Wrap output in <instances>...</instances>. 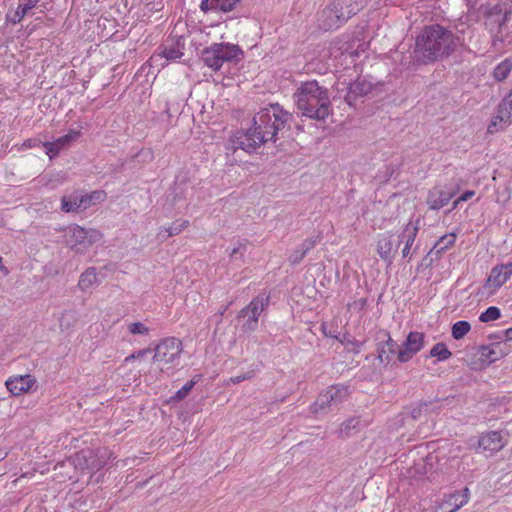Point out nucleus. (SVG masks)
I'll list each match as a JSON object with an SVG mask.
<instances>
[{
  "label": "nucleus",
  "instance_id": "12",
  "mask_svg": "<svg viewBox=\"0 0 512 512\" xmlns=\"http://www.w3.org/2000/svg\"><path fill=\"white\" fill-rule=\"evenodd\" d=\"M80 135V130L72 129L69 130L66 135L59 137L55 141L45 142L43 146L46 149V154L51 159L56 157L62 150L70 147L75 141H77Z\"/></svg>",
  "mask_w": 512,
  "mask_h": 512
},
{
  "label": "nucleus",
  "instance_id": "55",
  "mask_svg": "<svg viewBox=\"0 0 512 512\" xmlns=\"http://www.w3.org/2000/svg\"><path fill=\"white\" fill-rule=\"evenodd\" d=\"M147 371H148V367H146V368H140V369H139V373H141V372L146 373Z\"/></svg>",
  "mask_w": 512,
  "mask_h": 512
},
{
  "label": "nucleus",
  "instance_id": "29",
  "mask_svg": "<svg viewBox=\"0 0 512 512\" xmlns=\"http://www.w3.org/2000/svg\"><path fill=\"white\" fill-rule=\"evenodd\" d=\"M97 273L95 268H88L80 276L78 286L81 290L85 291L90 289L95 283H97Z\"/></svg>",
  "mask_w": 512,
  "mask_h": 512
},
{
  "label": "nucleus",
  "instance_id": "27",
  "mask_svg": "<svg viewBox=\"0 0 512 512\" xmlns=\"http://www.w3.org/2000/svg\"><path fill=\"white\" fill-rule=\"evenodd\" d=\"M512 71V57H507L501 61L493 70L492 77L497 82L505 81Z\"/></svg>",
  "mask_w": 512,
  "mask_h": 512
},
{
  "label": "nucleus",
  "instance_id": "44",
  "mask_svg": "<svg viewBox=\"0 0 512 512\" xmlns=\"http://www.w3.org/2000/svg\"><path fill=\"white\" fill-rule=\"evenodd\" d=\"M254 377V371H248L246 373H243L241 375L233 376L229 379V381L233 384L241 383L244 380H248Z\"/></svg>",
  "mask_w": 512,
  "mask_h": 512
},
{
  "label": "nucleus",
  "instance_id": "49",
  "mask_svg": "<svg viewBox=\"0 0 512 512\" xmlns=\"http://www.w3.org/2000/svg\"><path fill=\"white\" fill-rule=\"evenodd\" d=\"M500 266L504 270V276L510 278L512 275V261L506 264H500Z\"/></svg>",
  "mask_w": 512,
  "mask_h": 512
},
{
  "label": "nucleus",
  "instance_id": "16",
  "mask_svg": "<svg viewBox=\"0 0 512 512\" xmlns=\"http://www.w3.org/2000/svg\"><path fill=\"white\" fill-rule=\"evenodd\" d=\"M400 246V240H397L393 235L383 234L379 237L377 242V252L380 258L388 263H391Z\"/></svg>",
  "mask_w": 512,
  "mask_h": 512
},
{
  "label": "nucleus",
  "instance_id": "36",
  "mask_svg": "<svg viewBox=\"0 0 512 512\" xmlns=\"http://www.w3.org/2000/svg\"><path fill=\"white\" fill-rule=\"evenodd\" d=\"M39 2L40 0H21L15 12L17 20L21 21L28 14L29 10L34 8Z\"/></svg>",
  "mask_w": 512,
  "mask_h": 512
},
{
  "label": "nucleus",
  "instance_id": "54",
  "mask_svg": "<svg viewBox=\"0 0 512 512\" xmlns=\"http://www.w3.org/2000/svg\"><path fill=\"white\" fill-rule=\"evenodd\" d=\"M339 340H340V342H341L342 344H344L345 346H347V341H348V340H351V339H350L349 335H346V334H345V335L343 336V338H341V339H339Z\"/></svg>",
  "mask_w": 512,
  "mask_h": 512
},
{
  "label": "nucleus",
  "instance_id": "53",
  "mask_svg": "<svg viewBox=\"0 0 512 512\" xmlns=\"http://www.w3.org/2000/svg\"><path fill=\"white\" fill-rule=\"evenodd\" d=\"M505 339L507 341H512V327L511 328H508L506 331H505Z\"/></svg>",
  "mask_w": 512,
  "mask_h": 512
},
{
  "label": "nucleus",
  "instance_id": "40",
  "mask_svg": "<svg viewBox=\"0 0 512 512\" xmlns=\"http://www.w3.org/2000/svg\"><path fill=\"white\" fill-rule=\"evenodd\" d=\"M427 403H420L416 407L412 408L410 411V416L413 420L420 419L424 413L427 412Z\"/></svg>",
  "mask_w": 512,
  "mask_h": 512
},
{
  "label": "nucleus",
  "instance_id": "21",
  "mask_svg": "<svg viewBox=\"0 0 512 512\" xmlns=\"http://www.w3.org/2000/svg\"><path fill=\"white\" fill-rule=\"evenodd\" d=\"M319 27L325 31L338 29L343 23V18L335 12L331 4H328L320 13L318 18Z\"/></svg>",
  "mask_w": 512,
  "mask_h": 512
},
{
  "label": "nucleus",
  "instance_id": "52",
  "mask_svg": "<svg viewBox=\"0 0 512 512\" xmlns=\"http://www.w3.org/2000/svg\"><path fill=\"white\" fill-rule=\"evenodd\" d=\"M0 271L5 276H7L10 273L9 269L3 264V259L1 256H0Z\"/></svg>",
  "mask_w": 512,
  "mask_h": 512
},
{
  "label": "nucleus",
  "instance_id": "43",
  "mask_svg": "<svg viewBox=\"0 0 512 512\" xmlns=\"http://www.w3.org/2000/svg\"><path fill=\"white\" fill-rule=\"evenodd\" d=\"M363 342L357 341L355 339L348 340L346 349L349 352H353L354 354H358L361 350V347L363 346Z\"/></svg>",
  "mask_w": 512,
  "mask_h": 512
},
{
  "label": "nucleus",
  "instance_id": "1",
  "mask_svg": "<svg viewBox=\"0 0 512 512\" xmlns=\"http://www.w3.org/2000/svg\"><path fill=\"white\" fill-rule=\"evenodd\" d=\"M293 115L278 103L269 104L253 117V127L233 135L226 146L235 152L242 149L253 153L267 142L276 143L285 131L290 130Z\"/></svg>",
  "mask_w": 512,
  "mask_h": 512
},
{
  "label": "nucleus",
  "instance_id": "31",
  "mask_svg": "<svg viewBox=\"0 0 512 512\" xmlns=\"http://www.w3.org/2000/svg\"><path fill=\"white\" fill-rule=\"evenodd\" d=\"M61 210L65 213L78 212L81 209L80 197L63 196L61 198Z\"/></svg>",
  "mask_w": 512,
  "mask_h": 512
},
{
  "label": "nucleus",
  "instance_id": "3",
  "mask_svg": "<svg viewBox=\"0 0 512 512\" xmlns=\"http://www.w3.org/2000/svg\"><path fill=\"white\" fill-rule=\"evenodd\" d=\"M294 99L302 115L310 119L325 120L331 113L329 91L315 80L301 83Z\"/></svg>",
  "mask_w": 512,
  "mask_h": 512
},
{
  "label": "nucleus",
  "instance_id": "24",
  "mask_svg": "<svg viewBox=\"0 0 512 512\" xmlns=\"http://www.w3.org/2000/svg\"><path fill=\"white\" fill-rule=\"evenodd\" d=\"M241 1L242 0H202L200 9L205 13L208 11H222L227 13L234 10L236 5Z\"/></svg>",
  "mask_w": 512,
  "mask_h": 512
},
{
  "label": "nucleus",
  "instance_id": "14",
  "mask_svg": "<svg viewBox=\"0 0 512 512\" xmlns=\"http://www.w3.org/2000/svg\"><path fill=\"white\" fill-rule=\"evenodd\" d=\"M331 6L345 24L352 16L356 15L365 5L364 0H333Z\"/></svg>",
  "mask_w": 512,
  "mask_h": 512
},
{
  "label": "nucleus",
  "instance_id": "6",
  "mask_svg": "<svg viewBox=\"0 0 512 512\" xmlns=\"http://www.w3.org/2000/svg\"><path fill=\"white\" fill-rule=\"evenodd\" d=\"M350 395L349 385L336 384L320 393L315 402L310 406L313 414L324 413L332 407H336L344 402Z\"/></svg>",
  "mask_w": 512,
  "mask_h": 512
},
{
  "label": "nucleus",
  "instance_id": "46",
  "mask_svg": "<svg viewBox=\"0 0 512 512\" xmlns=\"http://www.w3.org/2000/svg\"><path fill=\"white\" fill-rule=\"evenodd\" d=\"M245 250H246V245L239 243L238 246L233 248L232 251L230 252V258L235 259V258H237L238 254L242 257Z\"/></svg>",
  "mask_w": 512,
  "mask_h": 512
},
{
  "label": "nucleus",
  "instance_id": "22",
  "mask_svg": "<svg viewBox=\"0 0 512 512\" xmlns=\"http://www.w3.org/2000/svg\"><path fill=\"white\" fill-rule=\"evenodd\" d=\"M320 241V237H309L303 240L289 255L288 261L291 265L299 264L309 251H311Z\"/></svg>",
  "mask_w": 512,
  "mask_h": 512
},
{
  "label": "nucleus",
  "instance_id": "32",
  "mask_svg": "<svg viewBox=\"0 0 512 512\" xmlns=\"http://www.w3.org/2000/svg\"><path fill=\"white\" fill-rule=\"evenodd\" d=\"M509 278L504 276V270L500 265H496L491 269L488 282H491L494 288H500Z\"/></svg>",
  "mask_w": 512,
  "mask_h": 512
},
{
  "label": "nucleus",
  "instance_id": "35",
  "mask_svg": "<svg viewBox=\"0 0 512 512\" xmlns=\"http://www.w3.org/2000/svg\"><path fill=\"white\" fill-rule=\"evenodd\" d=\"M471 329L468 321L461 320L453 324L451 333L452 337L456 340L462 339Z\"/></svg>",
  "mask_w": 512,
  "mask_h": 512
},
{
  "label": "nucleus",
  "instance_id": "45",
  "mask_svg": "<svg viewBox=\"0 0 512 512\" xmlns=\"http://www.w3.org/2000/svg\"><path fill=\"white\" fill-rule=\"evenodd\" d=\"M470 491L467 487H465L462 492H459V504H455L456 508L463 507L469 501Z\"/></svg>",
  "mask_w": 512,
  "mask_h": 512
},
{
  "label": "nucleus",
  "instance_id": "7",
  "mask_svg": "<svg viewBox=\"0 0 512 512\" xmlns=\"http://www.w3.org/2000/svg\"><path fill=\"white\" fill-rule=\"evenodd\" d=\"M183 351L182 342L175 337H167L161 340L153 348L152 360L163 370L165 366L175 365Z\"/></svg>",
  "mask_w": 512,
  "mask_h": 512
},
{
  "label": "nucleus",
  "instance_id": "23",
  "mask_svg": "<svg viewBox=\"0 0 512 512\" xmlns=\"http://www.w3.org/2000/svg\"><path fill=\"white\" fill-rule=\"evenodd\" d=\"M418 224H414L409 222L403 229L400 235L397 236V240H400V244L404 243V247L402 249V256L406 258L410 254V249L415 242L416 236L418 234Z\"/></svg>",
  "mask_w": 512,
  "mask_h": 512
},
{
  "label": "nucleus",
  "instance_id": "48",
  "mask_svg": "<svg viewBox=\"0 0 512 512\" xmlns=\"http://www.w3.org/2000/svg\"><path fill=\"white\" fill-rule=\"evenodd\" d=\"M139 157H142L144 161H147V160H152L153 158V155L151 153V151L149 150H140L136 155H135V159L139 158Z\"/></svg>",
  "mask_w": 512,
  "mask_h": 512
},
{
  "label": "nucleus",
  "instance_id": "10",
  "mask_svg": "<svg viewBox=\"0 0 512 512\" xmlns=\"http://www.w3.org/2000/svg\"><path fill=\"white\" fill-rule=\"evenodd\" d=\"M100 238L101 234L97 230H85L80 226H74L70 228L67 242L72 248H75L77 251H81L87 245L92 244Z\"/></svg>",
  "mask_w": 512,
  "mask_h": 512
},
{
  "label": "nucleus",
  "instance_id": "42",
  "mask_svg": "<svg viewBox=\"0 0 512 512\" xmlns=\"http://www.w3.org/2000/svg\"><path fill=\"white\" fill-rule=\"evenodd\" d=\"M481 355L487 358L490 362H494L498 359V355L489 346L481 347Z\"/></svg>",
  "mask_w": 512,
  "mask_h": 512
},
{
  "label": "nucleus",
  "instance_id": "11",
  "mask_svg": "<svg viewBox=\"0 0 512 512\" xmlns=\"http://www.w3.org/2000/svg\"><path fill=\"white\" fill-rule=\"evenodd\" d=\"M73 464L82 472H94L98 471L104 465V461H102L93 450L85 449L75 454Z\"/></svg>",
  "mask_w": 512,
  "mask_h": 512
},
{
  "label": "nucleus",
  "instance_id": "9",
  "mask_svg": "<svg viewBox=\"0 0 512 512\" xmlns=\"http://www.w3.org/2000/svg\"><path fill=\"white\" fill-rule=\"evenodd\" d=\"M425 335L422 332L411 331L406 340L399 346L398 361L406 363L424 347Z\"/></svg>",
  "mask_w": 512,
  "mask_h": 512
},
{
  "label": "nucleus",
  "instance_id": "15",
  "mask_svg": "<svg viewBox=\"0 0 512 512\" xmlns=\"http://www.w3.org/2000/svg\"><path fill=\"white\" fill-rule=\"evenodd\" d=\"M36 384V379L30 374L10 377L5 385L7 389L14 395L20 396L30 392Z\"/></svg>",
  "mask_w": 512,
  "mask_h": 512
},
{
  "label": "nucleus",
  "instance_id": "39",
  "mask_svg": "<svg viewBox=\"0 0 512 512\" xmlns=\"http://www.w3.org/2000/svg\"><path fill=\"white\" fill-rule=\"evenodd\" d=\"M501 317V311L496 306L488 307L484 312L479 316V320L481 322L487 323L490 321L497 320Z\"/></svg>",
  "mask_w": 512,
  "mask_h": 512
},
{
  "label": "nucleus",
  "instance_id": "37",
  "mask_svg": "<svg viewBox=\"0 0 512 512\" xmlns=\"http://www.w3.org/2000/svg\"><path fill=\"white\" fill-rule=\"evenodd\" d=\"M198 380L192 379L185 383L176 393L171 396L169 402H179L186 398L189 392L193 389Z\"/></svg>",
  "mask_w": 512,
  "mask_h": 512
},
{
  "label": "nucleus",
  "instance_id": "4",
  "mask_svg": "<svg viewBox=\"0 0 512 512\" xmlns=\"http://www.w3.org/2000/svg\"><path fill=\"white\" fill-rule=\"evenodd\" d=\"M243 57V50L228 42L213 43L201 52L202 61L213 71H219L225 62L238 63Z\"/></svg>",
  "mask_w": 512,
  "mask_h": 512
},
{
  "label": "nucleus",
  "instance_id": "38",
  "mask_svg": "<svg viewBox=\"0 0 512 512\" xmlns=\"http://www.w3.org/2000/svg\"><path fill=\"white\" fill-rule=\"evenodd\" d=\"M361 426V420L359 417H352L341 424L340 431L346 437L351 435L353 430H359Z\"/></svg>",
  "mask_w": 512,
  "mask_h": 512
},
{
  "label": "nucleus",
  "instance_id": "51",
  "mask_svg": "<svg viewBox=\"0 0 512 512\" xmlns=\"http://www.w3.org/2000/svg\"><path fill=\"white\" fill-rule=\"evenodd\" d=\"M502 12V9L499 5H495L494 7H492L489 11V15L492 16V15H498Z\"/></svg>",
  "mask_w": 512,
  "mask_h": 512
},
{
  "label": "nucleus",
  "instance_id": "18",
  "mask_svg": "<svg viewBox=\"0 0 512 512\" xmlns=\"http://www.w3.org/2000/svg\"><path fill=\"white\" fill-rule=\"evenodd\" d=\"M505 445L506 441L499 431L483 433L478 440V447L492 454L500 451Z\"/></svg>",
  "mask_w": 512,
  "mask_h": 512
},
{
  "label": "nucleus",
  "instance_id": "28",
  "mask_svg": "<svg viewBox=\"0 0 512 512\" xmlns=\"http://www.w3.org/2000/svg\"><path fill=\"white\" fill-rule=\"evenodd\" d=\"M107 195L103 190H96L90 194L80 196L81 209L85 210L92 205L105 201Z\"/></svg>",
  "mask_w": 512,
  "mask_h": 512
},
{
  "label": "nucleus",
  "instance_id": "5",
  "mask_svg": "<svg viewBox=\"0 0 512 512\" xmlns=\"http://www.w3.org/2000/svg\"><path fill=\"white\" fill-rule=\"evenodd\" d=\"M269 305V296H265L264 294H260L253 298L251 302L242 308L237 318L243 319L244 322L241 326V332L243 334H251L256 331L258 328L259 317L262 312Z\"/></svg>",
  "mask_w": 512,
  "mask_h": 512
},
{
  "label": "nucleus",
  "instance_id": "56",
  "mask_svg": "<svg viewBox=\"0 0 512 512\" xmlns=\"http://www.w3.org/2000/svg\"><path fill=\"white\" fill-rule=\"evenodd\" d=\"M140 482H137V484L135 485L136 488L140 487Z\"/></svg>",
  "mask_w": 512,
  "mask_h": 512
},
{
  "label": "nucleus",
  "instance_id": "30",
  "mask_svg": "<svg viewBox=\"0 0 512 512\" xmlns=\"http://www.w3.org/2000/svg\"><path fill=\"white\" fill-rule=\"evenodd\" d=\"M452 356L451 351L443 342L436 343L430 350L427 357H435L438 361H445Z\"/></svg>",
  "mask_w": 512,
  "mask_h": 512
},
{
  "label": "nucleus",
  "instance_id": "26",
  "mask_svg": "<svg viewBox=\"0 0 512 512\" xmlns=\"http://www.w3.org/2000/svg\"><path fill=\"white\" fill-rule=\"evenodd\" d=\"M160 55L165 57L167 60H176L183 56V52L180 50L179 40L167 41L161 45Z\"/></svg>",
  "mask_w": 512,
  "mask_h": 512
},
{
  "label": "nucleus",
  "instance_id": "34",
  "mask_svg": "<svg viewBox=\"0 0 512 512\" xmlns=\"http://www.w3.org/2000/svg\"><path fill=\"white\" fill-rule=\"evenodd\" d=\"M459 492L456 491L454 493H451L447 496H445V499L440 504V509L442 512H455L459 510L460 508H456L455 504H459Z\"/></svg>",
  "mask_w": 512,
  "mask_h": 512
},
{
  "label": "nucleus",
  "instance_id": "50",
  "mask_svg": "<svg viewBox=\"0 0 512 512\" xmlns=\"http://www.w3.org/2000/svg\"><path fill=\"white\" fill-rule=\"evenodd\" d=\"M511 11H505L501 21L499 22V26L502 27L504 26L510 19L509 15H510Z\"/></svg>",
  "mask_w": 512,
  "mask_h": 512
},
{
  "label": "nucleus",
  "instance_id": "33",
  "mask_svg": "<svg viewBox=\"0 0 512 512\" xmlns=\"http://www.w3.org/2000/svg\"><path fill=\"white\" fill-rule=\"evenodd\" d=\"M188 225H189V221L188 220H177L171 226H169L168 228H164V231L167 232L166 235H163L162 234L163 231L161 230L160 233H159V236L162 237L165 240V239H167L169 237L178 235L185 228H187Z\"/></svg>",
  "mask_w": 512,
  "mask_h": 512
},
{
  "label": "nucleus",
  "instance_id": "19",
  "mask_svg": "<svg viewBox=\"0 0 512 512\" xmlns=\"http://www.w3.org/2000/svg\"><path fill=\"white\" fill-rule=\"evenodd\" d=\"M372 90L371 82L366 79L358 78L349 85L348 92L345 96V101L350 105H355L360 97H364Z\"/></svg>",
  "mask_w": 512,
  "mask_h": 512
},
{
  "label": "nucleus",
  "instance_id": "13",
  "mask_svg": "<svg viewBox=\"0 0 512 512\" xmlns=\"http://www.w3.org/2000/svg\"><path fill=\"white\" fill-rule=\"evenodd\" d=\"M386 340L380 341L377 344V360L380 364L388 366L395 355L398 356L399 344L393 340L390 334L386 331L382 332Z\"/></svg>",
  "mask_w": 512,
  "mask_h": 512
},
{
  "label": "nucleus",
  "instance_id": "57",
  "mask_svg": "<svg viewBox=\"0 0 512 512\" xmlns=\"http://www.w3.org/2000/svg\"><path fill=\"white\" fill-rule=\"evenodd\" d=\"M467 1V5H470V3L472 2V0H466Z\"/></svg>",
  "mask_w": 512,
  "mask_h": 512
},
{
  "label": "nucleus",
  "instance_id": "20",
  "mask_svg": "<svg viewBox=\"0 0 512 512\" xmlns=\"http://www.w3.org/2000/svg\"><path fill=\"white\" fill-rule=\"evenodd\" d=\"M148 321L130 322V344L146 343L151 340L153 328Z\"/></svg>",
  "mask_w": 512,
  "mask_h": 512
},
{
  "label": "nucleus",
  "instance_id": "17",
  "mask_svg": "<svg viewBox=\"0 0 512 512\" xmlns=\"http://www.w3.org/2000/svg\"><path fill=\"white\" fill-rule=\"evenodd\" d=\"M454 195V191L436 186L429 190L426 203L429 209L439 210L447 205Z\"/></svg>",
  "mask_w": 512,
  "mask_h": 512
},
{
  "label": "nucleus",
  "instance_id": "41",
  "mask_svg": "<svg viewBox=\"0 0 512 512\" xmlns=\"http://www.w3.org/2000/svg\"><path fill=\"white\" fill-rule=\"evenodd\" d=\"M152 352H153V348H151V347L140 349V350L130 354V362L135 363L137 360H141L145 356L151 355Z\"/></svg>",
  "mask_w": 512,
  "mask_h": 512
},
{
  "label": "nucleus",
  "instance_id": "47",
  "mask_svg": "<svg viewBox=\"0 0 512 512\" xmlns=\"http://www.w3.org/2000/svg\"><path fill=\"white\" fill-rule=\"evenodd\" d=\"M475 192L472 190L465 191L457 200L454 201L452 209H455L459 202L467 201L472 196H474Z\"/></svg>",
  "mask_w": 512,
  "mask_h": 512
},
{
  "label": "nucleus",
  "instance_id": "2",
  "mask_svg": "<svg viewBox=\"0 0 512 512\" xmlns=\"http://www.w3.org/2000/svg\"><path fill=\"white\" fill-rule=\"evenodd\" d=\"M459 37L440 24L425 26L416 37L412 62L429 65L451 56L459 43Z\"/></svg>",
  "mask_w": 512,
  "mask_h": 512
},
{
  "label": "nucleus",
  "instance_id": "25",
  "mask_svg": "<svg viewBox=\"0 0 512 512\" xmlns=\"http://www.w3.org/2000/svg\"><path fill=\"white\" fill-rule=\"evenodd\" d=\"M455 241H456V234H454V233L445 234L434 244V246L431 248V250L429 251L428 254L435 255L438 257L443 252H445L449 247L454 245Z\"/></svg>",
  "mask_w": 512,
  "mask_h": 512
},
{
  "label": "nucleus",
  "instance_id": "8",
  "mask_svg": "<svg viewBox=\"0 0 512 512\" xmlns=\"http://www.w3.org/2000/svg\"><path fill=\"white\" fill-rule=\"evenodd\" d=\"M512 123V89L501 100L497 107V114L494 116L487 128L488 133L493 134L499 129Z\"/></svg>",
  "mask_w": 512,
  "mask_h": 512
}]
</instances>
